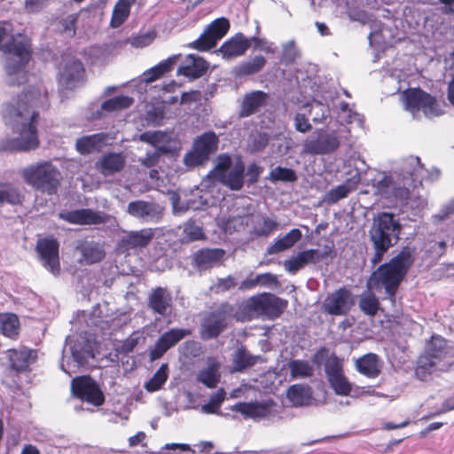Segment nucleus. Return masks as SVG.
Listing matches in <instances>:
<instances>
[{"label":"nucleus","mask_w":454,"mask_h":454,"mask_svg":"<svg viewBox=\"0 0 454 454\" xmlns=\"http://www.w3.org/2000/svg\"><path fill=\"white\" fill-rule=\"evenodd\" d=\"M49 106L48 92L42 83L5 103L3 119L14 137L0 138V152H29L38 148L39 109Z\"/></svg>","instance_id":"obj_1"},{"label":"nucleus","mask_w":454,"mask_h":454,"mask_svg":"<svg viewBox=\"0 0 454 454\" xmlns=\"http://www.w3.org/2000/svg\"><path fill=\"white\" fill-rule=\"evenodd\" d=\"M413 262V251L404 247L388 262L380 265L372 273L367 280V288L374 291L384 289L388 299L395 302L396 291Z\"/></svg>","instance_id":"obj_2"},{"label":"nucleus","mask_w":454,"mask_h":454,"mask_svg":"<svg viewBox=\"0 0 454 454\" xmlns=\"http://www.w3.org/2000/svg\"><path fill=\"white\" fill-rule=\"evenodd\" d=\"M425 176V169L419 157L409 156L403 160L401 166L400 177L392 183L391 179L384 176L378 181L377 188L380 193L392 194L400 203H407L411 192L418 185H421Z\"/></svg>","instance_id":"obj_3"},{"label":"nucleus","mask_w":454,"mask_h":454,"mask_svg":"<svg viewBox=\"0 0 454 454\" xmlns=\"http://www.w3.org/2000/svg\"><path fill=\"white\" fill-rule=\"evenodd\" d=\"M454 365V352L447 340L433 336L423 355L418 360L415 373L421 380L433 374L449 372Z\"/></svg>","instance_id":"obj_4"},{"label":"nucleus","mask_w":454,"mask_h":454,"mask_svg":"<svg viewBox=\"0 0 454 454\" xmlns=\"http://www.w3.org/2000/svg\"><path fill=\"white\" fill-rule=\"evenodd\" d=\"M401 224L395 215L383 212L373 219L369 231L373 254L371 257L372 266L380 263L387 250L399 240Z\"/></svg>","instance_id":"obj_5"},{"label":"nucleus","mask_w":454,"mask_h":454,"mask_svg":"<svg viewBox=\"0 0 454 454\" xmlns=\"http://www.w3.org/2000/svg\"><path fill=\"white\" fill-rule=\"evenodd\" d=\"M6 54L4 70L5 82L9 86L21 84L27 81L25 67L31 58L30 41L27 36L19 35L2 46Z\"/></svg>","instance_id":"obj_6"},{"label":"nucleus","mask_w":454,"mask_h":454,"mask_svg":"<svg viewBox=\"0 0 454 454\" xmlns=\"http://www.w3.org/2000/svg\"><path fill=\"white\" fill-rule=\"evenodd\" d=\"M24 181L34 189L55 194L59 185L61 174L50 161H41L24 168L21 172Z\"/></svg>","instance_id":"obj_7"},{"label":"nucleus","mask_w":454,"mask_h":454,"mask_svg":"<svg viewBox=\"0 0 454 454\" xmlns=\"http://www.w3.org/2000/svg\"><path fill=\"white\" fill-rule=\"evenodd\" d=\"M287 301L271 294L249 298L243 307L250 314L276 318L285 310Z\"/></svg>","instance_id":"obj_8"},{"label":"nucleus","mask_w":454,"mask_h":454,"mask_svg":"<svg viewBox=\"0 0 454 454\" xmlns=\"http://www.w3.org/2000/svg\"><path fill=\"white\" fill-rule=\"evenodd\" d=\"M405 109L411 112L414 118L422 110L424 114L432 118L442 114L436 100L420 89L410 90L403 94Z\"/></svg>","instance_id":"obj_9"},{"label":"nucleus","mask_w":454,"mask_h":454,"mask_svg":"<svg viewBox=\"0 0 454 454\" xmlns=\"http://www.w3.org/2000/svg\"><path fill=\"white\" fill-rule=\"evenodd\" d=\"M234 308L228 302L222 303L215 310L204 317L200 336L204 340L217 337L226 327L227 320L232 316Z\"/></svg>","instance_id":"obj_10"},{"label":"nucleus","mask_w":454,"mask_h":454,"mask_svg":"<svg viewBox=\"0 0 454 454\" xmlns=\"http://www.w3.org/2000/svg\"><path fill=\"white\" fill-rule=\"evenodd\" d=\"M325 372L330 387L338 395H348L352 385L343 372L342 361L335 356H330L325 363Z\"/></svg>","instance_id":"obj_11"},{"label":"nucleus","mask_w":454,"mask_h":454,"mask_svg":"<svg viewBox=\"0 0 454 454\" xmlns=\"http://www.w3.org/2000/svg\"><path fill=\"white\" fill-rule=\"evenodd\" d=\"M229 28L230 23L227 19H216L207 27L197 40L189 43V47L199 51L210 50L227 34Z\"/></svg>","instance_id":"obj_12"},{"label":"nucleus","mask_w":454,"mask_h":454,"mask_svg":"<svg viewBox=\"0 0 454 454\" xmlns=\"http://www.w3.org/2000/svg\"><path fill=\"white\" fill-rule=\"evenodd\" d=\"M277 404L271 401L238 403L231 410L241 413L246 419L254 420L272 419L277 417Z\"/></svg>","instance_id":"obj_13"},{"label":"nucleus","mask_w":454,"mask_h":454,"mask_svg":"<svg viewBox=\"0 0 454 454\" xmlns=\"http://www.w3.org/2000/svg\"><path fill=\"white\" fill-rule=\"evenodd\" d=\"M73 394L82 400L99 406L104 403V395L98 384L90 377H77L72 380Z\"/></svg>","instance_id":"obj_14"},{"label":"nucleus","mask_w":454,"mask_h":454,"mask_svg":"<svg viewBox=\"0 0 454 454\" xmlns=\"http://www.w3.org/2000/svg\"><path fill=\"white\" fill-rule=\"evenodd\" d=\"M59 218L72 224L98 225L108 223L111 216L100 211L90 208L62 211Z\"/></svg>","instance_id":"obj_15"},{"label":"nucleus","mask_w":454,"mask_h":454,"mask_svg":"<svg viewBox=\"0 0 454 454\" xmlns=\"http://www.w3.org/2000/svg\"><path fill=\"white\" fill-rule=\"evenodd\" d=\"M59 247V244L54 238L38 239L35 247L43 265L53 275L60 272Z\"/></svg>","instance_id":"obj_16"},{"label":"nucleus","mask_w":454,"mask_h":454,"mask_svg":"<svg viewBox=\"0 0 454 454\" xmlns=\"http://www.w3.org/2000/svg\"><path fill=\"white\" fill-rule=\"evenodd\" d=\"M353 304L351 292L346 288H340L326 296L323 302V309L329 315L342 316L350 310Z\"/></svg>","instance_id":"obj_17"},{"label":"nucleus","mask_w":454,"mask_h":454,"mask_svg":"<svg viewBox=\"0 0 454 454\" xmlns=\"http://www.w3.org/2000/svg\"><path fill=\"white\" fill-rule=\"evenodd\" d=\"M328 254L329 252L327 251L321 252L318 249H307L299 252L289 259L285 260L283 265L287 272L295 274L309 264H317L324 258L327 257Z\"/></svg>","instance_id":"obj_18"},{"label":"nucleus","mask_w":454,"mask_h":454,"mask_svg":"<svg viewBox=\"0 0 454 454\" xmlns=\"http://www.w3.org/2000/svg\"><path fill=\"white\" fill-rule=\"evenodd\" d=\"M190 334V330L179 328H172L164 333L150 350L151 361L160 359L169 348Z\"/></svg>","instance_id":"obj_19"},{"label":"nucleus","mask_w":454,"mask_h":454,"mask_svg":"<svg viewBox=\"0 0 454 454\" xmlns=\"http://www.w3.org/2000/svg\"><path fill=\"white\" fill-rule=\"evenodd\" d=\"M75 250L80 254L78 262L82 265H92L106 257L104 244L94 240H78Z\"/></svg>","instance_id":"obj_20"},{"label":"nucleus","mask_w":454,"mask_h":454,"mask_svg":"<svg viewBox=\"0 0 454 454\" xmlns=\"http://www.w3.org/2000/svg\"><path fill=\"white\" fill-rule=\"evenodd\" d=\"M270 96L262 90H253L243 96L239 106V116L241 118L249 117L261 111L268 105Z\"/></svg>","instance_id":"obj_21"},{"label":"nucleus","mask_w":454,"mask_h":454,"mask_svg":"<svg viewBox=\"0 0 454 454\" xmlns=\"http://www.w3.org/2000/svg\"><path fill=\"white\" fill-rule=\"evenodd\" d=\"M148 307L161 317H168L173 307L171 294L164 287L153 288L148 296Z\"/></svg>","instance_id":"obj_22"},{"label":"nucleus","mask_w":454,"mask_h":454,"mask_svg":"<svg viewBox=\"0 0 454 454\" xmlns=\"http://www.w3.org/2000/svg\"><path fill=\"white\" fill-rule=\"evenodd\" d=\"M225 251L222 248H202L192 255V266L200 271L207 270L222 262Z\"/></svg>","instance_id":"obj_23"},{"label":"nucleus","mask_w":454,"mask_h":454,"mask_svg":"<svg viewBox=\"0 0 454 454\" xmlns=\"http://www.w3.org/2000/svg\"><path fill=\"white\" fill-rule=\"evenodd\" d=\"M127 212L133 217L144 221H158L162 214L160 205L145 200H135L128 204Z\"/></svg>","instance_id":"obj_24"},{"label":"nucleus","mask_w":454,"mask_h":454,"mask_svg":"<svg viewBox=\"0 0 454 454\" xmlns=\"http://www.w3.org/2000/svg\"><path fill=\"white\" fill-rule=\"evenodd\" d=\"M153 235L152 229L126 231L119 241V247L126 251L144 248L152 241Z\"/></svg>","instance_id":"obj_25"},{"label":"nucleus","mask_w":454,"mask_h":454,"mask_svg":"<svg viewBox=\"0 0 454 454\" xmlns=\"http://www.w3.org/2000/svg\"><path fill=\"white\" fill-rule=\"evenodd\" d=\"M10 366L16 372H25L37 358L35 350L27 348H12L7 351Z\"/></svg>","instance_id":"obj_26"},{"label":"nucleus","mask_w":454,"mask_h":454,"mask_svg":"<svg viewBox=\"0 0 454 454\" xmlns=\"http://www.w3.org/2000/svg\"><path fill=\"white\" fill-rule=\"evenodd\" d=\"M360 181V173L358 170H356V173L343 184L328 191L325 194L323 200L329 205L337 203L339 200L347 198L351 192L355 191Z\"/></svg>","instance_id":"obj_27"},{"label":"nucleus","mask_w":454,"mask_h":454,"mask_svg":"<svg viewBox=\"0 0 454 454\" xmlns=\"http://www.w3.org/2000/svg\"><path fill=\"white\" fill-rule=\"evenodd\" d=\"M84 69L78 59L68 61L59 73V82L67 89L76 87L82 80Z\"/></svg>","instance_id":"obj_28"},{"label":"nucleus","mask_w":454,"mask_h":454,"mask_svg":"<svg viewBox=\"0 0 454 454\" xmlns=\"http://www.w3.org/2000/svg\"><path fill=\"white\" fill-rule=\"evenodd\" d=\"M208 67L207 63L200 56L189 54L177 70V74L196 79L205 74Z\"/></svg>","instance_id":"obj_29"},{"label":"nucleus","mask_w":454,"mask_h":454,"mask_svg":"<svg viewBox=\"0 0 454 454\" xmlns=\"http://www.w3.org/2000/svg\"><path fill=\"white\" fill-rule=\"evenodd\" d=\"M244 163L238 160L230 170L222 173L215 180L232 191H240L244 185Z\"/></svg>","instance_id":"obj_30"},{"label":"nucleus","mask_w":454,"mask_h":454,"mask_svg":"<svg viewBox=\"0 0 454 454\" xmlns=\"http://www.w3.org/2000/svg\"><path fill=\"white\" fill-rule=\"evenodd\" d=\"M139 140L152 145L155 152L167 154L173 152L170 136L163 131H145L139 136Z\"/></svg>","instance_id":"obj_31"},{"label":"nucleus","mask_w":454,"mask_h":454,"mask_svg":"<svg viewBox=\"0 0 454 454\" xmlns=\"http://www.w3.org/2000/svg\"><path fill=\"white\" fill-rule=\"evenodd\" d=\"M249 47V40L242 34H238L225 42L218 51L223 59H231L243 55Z\"/></svg>","instance_id":"obj_32"},{"label":"nucleus","mask_w":454,"mask_h":454,"mask_svg":"<svg viewBox=\"0 0 454 454\" xmlns=\"http://www.w3.org/2000/svg\"><path fill=\"white\" fill-rule=\"evenodd\" d=\"M382 364L376 354L368 353L356 360V369L368 378H376L380 373Z\"/></svg>","instance_id":"obj_33"},{"label":"nucleus","mask_w":454,"mask_h":454,"mask_svg":"<svg viewBox=\"0 0 454 454\" xmlns=\"http://www.w3.org/2000/svg\"><path fill=\"white\" fill-rule=\"evenodd\" d=\"M254 222V215L249 212L237 213L230 215L227 219H223L221 226L225 232L232 233L234 231H241Z\"/></svg>","instance_id":"obj_34"},{"label":"nucleus","mask_w":454,"mask_h":454,"mask_svg":"<svg viewBox=\"0 0 454 454\" xmlns=\"http://www.w3.org/2000/svg\"><path fill=\"white\" fill-rule=\"evenodd\" d=\"M219 368V363L209 358L207 366L198 372L196 380L208 388H215L221 379Z\"/></svg>","instance_id":"obj_35"},{"label":"nucleus","mask_w":454,"mask_h":454,"mask_svg":"<svg viewBox=\"0 0 454 454\" xmlns=\"http://www.w3.org/2000/svg\"><path fill=\"white\" fill-rule=\"evenodd\" d=\"M302 237L299 229H292L285 236L277 239L273 244L267 248L268 254H276L293 247Z\"/></svg>","instance_id":"obj_36"},{"label":"nucleus","mask_w":454,"mask_h":454,"mask_svg":"<svg viewBox=\"0 0 454 454\" xmlns=\"http://www.w3.org/2000/svg\"><path fill=\"white\" fill-rule=\"evenodd\" d=\"M287 398L294 406H308L312 403V390L308 385L295 384L287 390Z\"/></svg>","instance_id":"obj_37"},{"label":"nucleus","mask_w":454,"mask_h":454,"mask_svg":"<svg viewBox=\"0 0 454 454\" xmlns=\"http://www.w3.org/2000/svg\"><path fill=\"white\" fill-rule=\"evenodd\" d=\"M125 164V158L121 153H111L104 155L99 162L100 172L104 176L120 172Z\"/></svg>","instance_id":"obj_38"},{"label":"nucleus","mask_w":454,"mask_h":454,"mask_svg":"<svg viewBox=\"0 0 454 454\" xmlns=\"http://www.w3.org/2000/svg\"><path fill=\"white\" fill-rule=\"evenodd\" d=\"M106 139L104 133L93 134L80 137L76 140L75 146L82 154L90 153L98 151Z\"/></svg>","instance_id":"obj_39"},{"label":"nucleus","mask_w":454,"mask_h":454,"mask_svg":"<svg viewBox=\"0 0 454 454\" xmlns=\"http://www.w3.org/2000/svg\"><path fill=\"white\" fill-rule=\"evenodd\" d=\"M24 200V195L20 188L8 182H0V207L4 204L20 205Z\"/></svg>","instance_id":"obj_40"},{"label":"nucleus","mask_w":454,"mask_h":454,"mask_svg":"<svg viewBox=\"0 0 454 454\" xmlns=\"http://www.w3.org/2000/svg\"><path fill=\"white\" fill-rule=\"evenodd\" d=\"M266 59L262 55L240 63L234 67V74L239 77L251 75L259 73L265 66Z\"/></svg>","instance_id":"obj_41"},{"label":"nucleus","mask_w":454,"mask_h":454,"mask_svg":"<svg viewBox=\"0 0 454 454\" xmlns=\"http://www.w3.org/2000/svg\"><path fill=\"white\" fill-rule=\"evenodd\" d=\"M218 143L219 139L215 132L208 131L198 137L192 146L208 159L209 155L217 150Z\"/></svg>","instance_id":"obj_42"},{"label":"nucleus","mask_w":454,"mask_h":454,"mask_svg":"<svg viewBox=\"0 0 454 454\" xmlns=\"http://www.w3.org/2000/svg\"><path fill=\"white\" fill-rule=\"evenodd\" d=\"M135 3V0H118L114 4L110 26L113 28L121 27L129 18L130 14L131 5Z\"/></svg>","instance_id":"obj_43"},{"label":"nucleus","mask_w":454,"mask_h":454,"mask_svg":"<svg viewBox=\"0 0 454 454\" xmlns=\"http://www.w3.org/2000/svg\"><path fill=\"white\" fill-rule=\"evenodd\" d=\"M179 57V54L173 55L168 59H165L164 61H161L157 66L150 68L147 72L144 74L145 81L147 82H153L164 74L169 72L172 69L173 66L176 63Z\"/></svg>","instance_id":"obj_44"},{"label":"nucleus","mask_w":454,"mask_h":454,"mask_svg":"<svg viewBox=\"0 0 454 454\" xmlns=\"http://www.w3.org/2000/svg\"><path fill=\"white\" fill-rule=\"evenodd\" d=\"M358 305L359 309L370 317H374L380 309V301L371 291L361 294Z\"/></svg>","instance_id":"obj_45"},{"label":"nucleus","mask_w":454,"mask_h":454,"mask_svg":"<svg viewBox=\"0 0 454 454\" xmlns=\"http://www.w3.org/2000/svg\"><path fill=\"white\" fill-rule=\"evenodd\" d=\"M291 377L294 379H303L313 375L314 367L305 360H292L288 364Z\"/></svg>","instance_id":"obj_46"},{"label":"nucleus","mask_w":454,"mask_h":454,"mask_svg":"<svg viewBox=\"0 0 454 454\" xmlns=\"http://www.w3.org/2000/svg\"><path fill=\"white\" fill-rule=\"evenodd\" d=\"M19 319L14 314H0V329L2 333L10 338L18 334Z\"/></svg>","instance_id":"obj_47"},{"label":"nucleus","mask_w":454,"mask_h":454,"mask_svg":"<svg viewBox=\"0 0 454 454\" xmlns=\"http://www.w3.org/2000/svg\"><path fill=\"white\" fill-rule=\"evenodd\" d=\"M260 356H252L246 349L239 348L233 356V365L236 371L241 372L256 364Z\"/></svg>","instance_id":"obj_48"},{"label":"nucleus","mask_w":454,"mask_h":454,"mask_svg":"<svg viewBox=\"0 0 454 454\" xmlns=\"http://www.w3.org/2000/svg\"><path fill=\"white\" fill-rule=\"evenodd\" d=\"M133 102V98L128 96H117L104 101L101 105V110L107 113L119 111L129 107Z\"/></svg>","instance_id":"obj_49"},{"label":"nucleus","mask_w":454,"mask_h":454,"mask_svg":"<svg viewBox=\"0 0 454 454\" xmlns=\"http://www.w3.org/2000/svg\"><path fill=\"white\" fill-rule=\"evenodd\" d=\"M168 380V365L166 364L156 371L153 376L145 384V388L148 392H154L161 388Z\"/></svg>","instance_id":"obj_50"},{"label":"nucleus","mask_w":454,"mask_h":454,"mask_svg":"<svg viewBox=\"0 0 454 454\" xmlns=\"http://www.w3.org/2000/svg\"><path fill=\"white\" fill-rule=\"evenodd\" d=\"M278 223L272 219L261 217L254 222L252 232L258 237H268L278 229Z\"/></svg>","instance_id":"obj_51"},{"label":"nucleus","mask_w":454,"mask_h":454,"mask_svg":"<svg viewBox=\"0 0 454 454\" xmlns=\"http://www.w3.org/2000/svg\"><path fill=\"white\" fill-rule=\"evenodd\" d=\"M270 179L272 182L283 181V182H295L297 180V175L292 168L276 167L270 172Z\"/></svg>","instance_id":"obj_52"},{"label":"nucleus","mask_w":454,"mask_h":454,"mask_svg":"<svg viewBox=\"0 0 454 454\" xmlns=\"http://www.w3.org/2000/svg\"><path fill=\"white\" fill-rule=\"evenodd\" d=\"M309 106V113L315 123H322L330 116L329 106L319 101L314 100Z\"/></svg>","instance_id":"obj_53"},{"label":"nucleus","mask_w":454,"mask_h":454,"mask_svg":"<svg viewBox=\"0 0 454 454\" xmlns=\"http://www.w3.org/2000/svg\"><path fill=\"white\" fill-rule=\"evenodd\" d=\"M300 52L295 46V42L291 40L282 45L281 61L286 64L293 63L298 57Z\"/></svg>","instance_id":"obj_54"},{"label":"nucleus","mask_w":454,"mask_h":454,"mask_svg":"<svg viewBox=\"0 0 454 454\" xmlns=\"http://www.w3.org/2000/svg\"><path fill=\"white\" fill-rule=\"evenodd\" d=\"M156 33L154 31H149L130 37L129 43L135 48H144L150 45L154 41Z\"/></svg>","instance_id":"obj_55"},{"label":"nucleus","mask_w":454,"mask_h":454,"mask_svg":"<svg viewBox=\"0 0 454 454\" xmlns=\"http://www.w3.org/2000/svg\"><path fill=\"white\" fill-rule=\"evenodd\" d=\"M208 159L192 146V149L184 156V163L188 168L202 165Z\"/></svg>","instance_id":"obj_56"},{"label":"nucleus","mask_w":454,"mask_h":454,"mask_svg":"<svg viewBox=\"0 0 454 454\" xmlns=\"http://www.w3.org/2000/svg\"><path fill=\"white\" fill-rule=\"evenodd\" d=\"M231 159L226 154L220 155L217 159V163L213 171L210 172L209 176L215 180L221 176L222 173H225L231 168Z\"/></svg>","instance_id":"obj_57"},{"label":"nucleus","mask_w":454,"mask_h":454,"mask_svg":"<svg viewBox=\"0 0 454 454\" xmlns=\"http://www.w3.org/2000/svg\"><path fill=\"white\" fill-rule=\"evenodd\" d=\"M449 245V239H439L435 240H430L427 243V250L434 256H442L446 253V249Z\"/></svg>","instance_id":"obj_58"},{"label":"nucleus","mask_w":454,"mask_h":454,"mask_svg":"<svg viewBox=\"0 0 454 454\" xmlns=\"http://www.w3.org/2000/svg\"><path fill=\"white\" fill-rule=\"evenodd\" d=\"M302 154H325L320 138L305 140L302 145Z\"/></svg>","instance_id":"obj_59"},{"label":"nucleus","mask_w":454,"mask_h":454,"mask_svg":"<svg viewBox=\"0 0 454 454\" xmlns=\"http://www.w3.org/2000/svg\"><path fill=\"white\" fill-rule=\"evenodd\" d=\"M184 232L191 240H199L204 236L201 227L195 224L194 222H187L184 227Z\"/></svg>","instance_id":"obj_60"},{"label":"nucleus","mask_w":454,"mask_h":454,"mask_svg":"<svg viewBox=\"0 0 454 454\" xmlns=\"http://www.w3.org/2000/svg\"><path fill=\"white\" fill-rule=\"evenodd\" d=\"M320 141L325 154L335 151L340 145V141L334 134L324 136L320 137Z\"/></svg>","instance_id":"obj_61"},{"label":"nucleus","mask_w":454,"mask_h":454,"mask_svg":"<svg viewBox=\"0 0 454 454\" xmlns=\"http://www.w3.org/2000/svg\"><path fill=\"white\" fill-rule=\"evenodd\" d=\"M249 40V43H253L254 50H260L266 53H274L276 51V47L273 46L272 43L268 42L264 38H259L256 36L251 37Z\"/></svg>","instance_id":"obj_62"},{"label":"nucleus","mask_w":454,"mask_h":454,"mask_svg":"<svg viewBox=\"0 0 454 454\" xmlns=\"http://www.w3.org/2000/svg\"><path fill=\"white\" fill-rule=\"evenodd\" d=\"M237 285L234 277L229 275L223 278H218L215 284V289L216 293H223L234 288Z\"/></svg>","instance_id":"obj_63"},{"label":"nucleus","mask_w":454,"mask_h":454,"mask_svg":"<svg viewBox=\"0 0 454 454\" xmlns=\"http://www.w3.org/2000/svg\"><path fill=\"white\" fill-rule=\"evenodd\" d=\"M454 214V199L445 204L437 214L433 215L434 222H441Z\"/></svg>","instance_id":"obj_64"}]
</instances>
